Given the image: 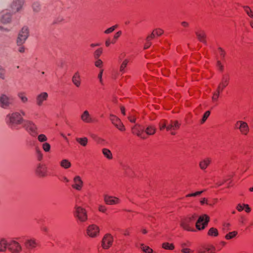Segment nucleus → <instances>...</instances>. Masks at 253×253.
Here are the masks:
<instances>
[{
    "instance_id": "nucleus-4",
    "label": "nucleus",
    "mask_w": 253,
    "mask_h": 253,
    "mask_svg": "<svg viewBox=\"0 0 253 253\" xmlns=\"http://www.w3.org/2000/svg\"><path fill=\"white\" fill-rule=\"evenodd\" d=\"M114 242L113 236L109 233L106 234L101 241V246L104 250H108L112 247Z\"/></svg>"
},
{
    "instance_id": "nucleus-54",
    "label": "nucleus",
    "mask_w": 253,
    "mask_h": 253,
    "mask_svg": "<svg viewBox=\"0 0 253 253\" xmlns=\"http://www.w3.org/2000/svg\"><path fill=\"white\" fill-rule=\"evenodd\" d=\"M200 203H201V204L202 205H204L205 204H206L207 205H210V206H211L212 205L211 204H210V203H209L208 202V200L206 198H203V199H202L201 200Z\"/></svg>"
},
{
    "instance_id": "nucleus-49",
    "label": "nucleus",
    "mask_w": 253,
    "mask_h": 253,
    "mask_svg": "<svg viewBox=\"0 0 253 253\" xmlns=\"http://www.w3.org/2000/svg\"><path fill=\"white\" fill-rule=\"evenodd\" d=\"M10 20V16L9 14H5L3 16L2 18V21L3 22L6 23L9 22Z\"/></svg>"
},
{
    "instance_id": "nucleus-48",
    "label": "nucleus",
    "mask_w": 253,
    "mask_h": 253,
    "mask_svg": "<svg viewBox=\"0 0 253 253\" xmlns=\"http://www.w3.org/2000/svg\"><path fill=\"white\" fill-rule=\"evenodd\" d=\"M38 140L40 142H45L47 140V137L44 134H40L38 137Z\"/></svg>"
},
{
    "instance_id": "nucleus-1",
    "label": "nucleus",
    "mask_w": 253,
    "mask_h": 253,
    "mask_svg": "<svg viewBox=\"0 0 253 253\" xmlns=\"http://www.w3.org/2000/svg\"><path fill=\"white\" fill-rule=\"evenodd\" d=\"M197 217L196 214H189L182 217L180 220V227L187 231L196 232L197 230H203L208 226L210 221V216L204 214L200 215L194 226V222Z\"/></svg>"
},
{
    "instance_id": "nucleus-57",
    "label": "nucleus",
    "mask_w": 253,
    "mask_h": 253,
    "mask_svg": "<svg viewBox=\"0 0 253 253\" xmlns=\"http://www.w3.org/2000/svg\"><path fill=\"white\" fill-rule=\"evenodd\" d=\"M155 37V35H154V33L152 32V33L148 36L146 38V40L147 41H151L152 39H153Z\"/></svg>"
},
{
    "instance_id": "nucleus-13",
    "label": "nucleus",
    "mask_w": 253,
    "mask_h": 253,
    "mask_svg": "<svg viewBox=\"0 0 253 253\" xmlns=\"http://www.w3.org/2000/svg\"><path fill=\"white\" fill-rule=\"evenodd\" d=\"M230 81V75L228 73L223 74L220 82L217 86L218 90L223 91L228 85Z\"/></svg>"
},
{
    "instance_id": "nucleus-47",
    "label": "nucleus",
    "mask_w": 253,
    "mask_h": 253,
    "mask_svg": "<svg viewBox=\"0 0 253 253\" xmlns=\"http://www.w3.org/2000/svg\"><path fill=\"white\" fill-rule=\"evenodd\" d=\"M42 149L45 152H49L50 150V145L49 143L45 142L42 144Z\"/></svg>"
},
{
    "instance_id": "nucleus-56",
    "label": "nucleus",
    "mask_w": 253,
    "mask_h": 253,
    "mask_svg": "<svg viewBox=\"0 0 253 253\" xmlns=\"http://www.w3.org/2000/svg\"><path fill=\"white\" fill-rule=\"evenodd\" d=\"M5 70L2 67L0 66V78L4 79V75H5Z\"/></svg>"
},
{
    "instance_id": "nucleus-29",
    "label": "nucleus",
    "mask_w": 253,
    "mask_h": 253,
    "mask_svg": "<svg viewBox=\"0 0 253 253\" xmlns=\"http://www.w3.org/2000/svg\"><path fill=\"white\" fill-rule=\"evenodd\" d=\"M60 165L62 168L68 169L71 167V163L68 160L63 159L60 162Z\"/></svg>"
},
{
    "instance_id": "nucleus-46",
    "label": "nucleus",
    "mask_w": 253,
    "mask_h": 253,
    "mask_svg": "<svg viewBox=\"0 0 253 253\" xmlns=\"http://www.w3.org/2000/svg\"><path fill=\"white\" fill-rule=\"evenodd\" d=\"M210 111H206L205 114H204V116L203 117V118L202 119V121H201V123L202 124H203L205 122V121H206V120L208 119V118L209 117L210 115Z\"/></svg>"
},
{
    "instance_id": "nucleus-21",
    "label": "nucleus",
    "mask_w": 253,
    "mask_h": 253,
    "mask_svg": "<svg viewBox=\"0 0 253 253\" xmlns=\"http://www.w3.org/2000/svg\"><path fill=\"white\" fill-rule=\"evenodd\" d=\"M47 97L48 94L46 92H42L39 94L36 98L37 104L39 106L42 105L43 102L47 100Z\"/></svg>"
},
{
    "instance_id": "nucleus-15",
    "label": "nucleus",
    "mask_w": 253,
    "mask_h": 253,
    "mask_svg": "<svg viewBox=\"0 0 253 253\" xmlns=\"http://www.w3.org/2000/svg\"><path fill=\"white\" fill-rule=\"evenodd\" d=\"M180 126V124L177 121H171L169 124H168L167 126V130L169 131L170 134L172 135L176 134L175 130H178Z\"/></svg>"
},
{
    "instance_id": "nucleus-14",
    "label": "nucleus",
    "mask_w": 253,
    "mask_h": 253,
    "mask_svg": "<svg viewBox=\"0 0 253 253\" xmlns=\"http://www.w3.org/2000/svg\"><path fill=\"white\" fill-rule=\"evenodd\" d=\"M132 133L137 135L138 137L145 139L146 138V134L144 131V127L140 125H136L132 127Z\"/></svg>"
},
{
    "instance_id": "nucleus-55",
    "label": "nucleus",
    "mask_w": 253,
    "mask_h": 253,
    "mask_svg": "<svg viewBox=\"0 0 253 253\" xmlns=\"http://www.w3.org/2000/svg\"><path fill=\"white\" fill-rule=\"evenodd\" d=\"M103 72V69H100L99 73L98 74V78L99 79L100 83L101 84H103L102 79Z\"/></svg>"
},
{
    "instance_id": "nucleus-43",
    "label": "nucleus",
    "mask_w": 253,
    "mask_h": 253,
    "mask_svg": "<svg viewBox=\"0 0 253 253\" xmlns=\"http://www.w3.org/2000/svg\"><path fill=\"white\" fill-rule=\"evenodd\" d=\"M121 34H122L121 31H118L115 34L114 38L111 41V42L112 44H114L115 43H116L117 40L118 39L119 37H120Z\"/></svg>"
},
{
    "instance_id": "nucleus-16",
    "label": "nucleus",
    "mask_w": 253,
    "mask_h": 253,
    "mask_svg": "<svg viewBox=\"0 0 253 253\" xmlns=\"http://www.w3.org/2000/svg\"><path fill=\"white\" fill-rule=\"evenodd\" d=\"M73 181V184L72 185V187L77 191H81L84 185L81 177L79 175L75 176Z\"/></svg>"
},
{
    "instance_id": "nucleus-12",
    "label": "nucleus",
    "mask_w": 253,
    "mask_h": 253,
    "mask_svg": "<svg viewBox=\"0 0 253 253\" xmlns=\"http://www.w3.org/2000/svg\"><path fill=\"white\" fill-rule=\"evenodd\" d=\"M24 127L31 135L36 136L38 134L37 127L33 122L26 121L24 124Z\"/></svg>"
},
{
    "instance_id": "nucleus-25",
    "label": "nucleus",
    "mask_w": 253,
    "mask_h": 253,
    "mask_svg": "<svg viewBox=\"0 0 253 253\" xmlns=\"http://www.w3.org/2000/svg\"><path fill=\"white\" fill-rule=\"evenodd\" d=\"M8 241L5 239H2L0 240V252H5L6 249H8Z\"/></svg>"
},
{
    "instance_id": "nucleus-41",
    "label": "nucleus",
    "mask_w": 253,
    "mask_h": 253,
    "mask_svg": "<svg viewBox=\"0 0 253 253\" xmlns=\"http://www.w3.org/2000/svg\"><path fill=\"white\" fill-rule=\"evenodd\" d=\"M217 52L220 59H223L225 55V51L222 48H218L217 50Z\"/></svg>"
},
{
    "instance_id": "nucleus-19",
    "label": "nucleus",
    "mask_w": 253,
    "mask_h": 253,
    "mask_svg": "<svg viewBox=\"0 0 253 253\" xmlns=\"http://www.w3.org/2000/svg\"><path fill=\"white\" fill-rule=\"evenodd\" d=\"M39 245V243L35 239H28L25 241V246L28 249L32 250Z\"/></svg>"
},
{
    "instance_id": "nucleus-17",
    "label": "nucleus",
    "mask_w": 253,
    "mask_h": 253,
    "mask_svg": "<svg viewBox=\"0 0 253 253\" xmlns=\"http://www.w3.org/2000/svg\"><path fill=\"white\" fill-rule=\"evenodd\" d=\"M104 200L107 205H117L120 203V200L116 197L105 195Z\"/></svg>"
},
{
    "instance_id": "nucleus-11",
    "label": "nucleus",
    "mask_w": 253,
    "mask_h": 253,
    "mask_svg": "<svg viewBox=\"0 0 253 253\" xmlns=\"http://www.w3.org/2000/svg\"><path fill=\"white\" fill-rule=\"evenodd\" d=\"M109 119L112 123L120 131H124L126 130L125 126L121 122V120L117 116L111 114Z\"/></svg>"
},
{
    "instance_id": "nucleus-39",
    "label": "nucleus",
    "mask_w": 253,
    "mask_h": 253,
    "mask_svg": "<svg viewBox=\"0 0 253 253\" xmlns=\"http://www.w3.org/2000/svg\"><path fill=\"white\" fill-rule=\"evenodd\" d=\"M36 156L37 158V159L39 161H41L42 160L43 158V155L42 152V151L40 150V149L38 148H37L36 149Z\"/></svg>"
},
{
    "instance_id": "nucleus-37",
    "label": "nucleus",
    "mask_w": 253,
    "mask_h": 253,
    "mask_svg": "<svg viewBox=\"0 0 253 253\" xmlns=\"http://www.w3.org/2000/svg\"><path fill=\"white\" fill-rule=\"evenodd\" d=\"M168 125V122L165 120H162L159 123V128L161 130L165 128L167 129V125Z\"/></svg>"
},
{
    "instance_id": "nucleus-38",
    "label": "nucleus",
    "mask_w": 253,
    "mask_h": 253,
    "mask_svg": "<svg viewBox=\"0 0 253 253\" xmlns=\"http://www.w3.org/2000/svg\"><path fill=\"white\" fill-rule=\"evenodd\" d=\"M222 91L220 90H218V88L216 89V91L213 93V96L212 97V100L213 102L217 101L218 98L219 96L220 93Z\"/></svg>"
},
{
    "instance_id": "nucleus-26",
    "label": "nucleus",
    "mask_w": 253,
    "mask_h": 253,
    "mask_svg": "<svg viewBox=\"0 0 253 253\" xmlns=\"http://www.w3.org/2000/svg\"><path fill=\"white\" fill-rule=\"evenodd\" d=\"M215 249L212 246L206 247L204 250H200L199 253H215Z\"/></svg>"
},
{
    "instance_id": "nucleus-32",
    "label": "nucleus",
    "mask_w": 253,
    "mask_h": 253,
    "mask_svg": "<svg viewBox=\"0 0 253 253\" xmlns=\"http://www.w3.org/2000/svg\"><path fill=\"white\" fill-rule=\"evenodd\" d=\"M102 153L104 156L109 160H111L113 158L112 154L110 150L107 148H103L102 149Z\"/></svg>"
},
{
    "instance_id": "nucleus-63",
    "label": "nucleus",
    "mask_w": 253,
    "mask_h": 253,
    "mask_svg": "<svg viewBox=\"0 0 253 253\" xmlns=\"http://www.w3.org/2000/svg\"><path fill=\"white\" fill-rule=\"evenodd\" d=\"M244 208H245V211L246 212L249 213L251 211V209L249 207L248 205L244 204Z\"/></svg>"
},
{
    "instance_id": "nucleus-7",
    "label": "nucleus",
    "mask_w": 253,
    "mask_h": 253,
    "mask_svg": "<svg viewBox=\"0 0 253 253\" xmlns=\"http://www.w3.org/2000/svg\"><path fill=\"white\" fill-rule=\"evenodd\" d=\"M100 229L95 224L89 225L86 228V233L91 238H95L99 235Z\"/></svg>"
},
{
    "instance_id": "nucleus-53",
    "label": "nucleus",
    "mask_w": 253,
    "mask_h": 253,
    "mask_svg": "<svg viewBox=\"0 0 253 253\" xmlns=\"http://www.w3.org/2000/svg\"><path fill=\"white\" fill-rule=\"evenodd\" d=\"M98 211L101 212L105 213L107 211V208L104 205H100L98 207Z\"/></svg>"
},
{
    "instance_id": "nucleus-58",
    "label": "nucleus",
    "mask_w": 253,
    "mask_h": 253,
    "mask_svg": "<svg viewBox=\"0 0 253 253\" xmlns=\"http://www.w3.org/2000/svg\"><path fill=\"white\" fill-rule=\"evenodd\" d=\"M181 246L182 248L185 247H189L191 246V243L189 241H187L186 242L182 243Z\"/></svg>"
},
{
    "instance_id": "nucleus-45",
    "label": "nucleus",
    "mask_w": 253,
    "mask_h": 253,
    "mask_svg": "<svg viewBox=\"0 0 253 253\" xmlns=\"http://www.w3.org/2000/svg\"><path fill=\"white\" fill-rule=\"evenodd\" d=\"M203 192V191H197L196 192L188 194L186 195V197H196L198 196H200L202 193Z\"/></svg>"
},
{
    "instance_id": "nucleus-34",
    "label": "nucleus",
    "mask_w": 253,
    "mask_h": 253,
    "mask_svg": "<svg viewBox=\"0 0 253 253\" xmlns=\"http://www.w3.org/2000/svg\"><path fill=\"white\" fill-rule=\"evenodd\" d=\"M208 235L210 236L216 237L218 235V230L215 228L211 227L208 231Z\"/></svg>"
},
{
    "instance_id": "nucleus-44",
    "label": "nucleus",
    "mask_w": 253,
    "mask_h": 253,
    "mask_svg": "<svg viewBox=\"0 0 253 253\" xmlns=\"http://www.w3.org/2000/svg\"><path fill=\"white\" fill-rule=\"evenodd\" d=\"M154 35L157 36H161L164 33V31L160 28L156 29L153 31Z\"/></svg>"
},
{
    "instance_id": "nucleus-61",
    "label": "nucleus",
    "mask_w": 253,
    "mask_h": 253,
    "mask_svg": "<svg viewBox=\"0 0 253 253\" xmlns=\"http://www.w3.org/2000/svg\"><path fill=\"white\" fill-rule=\"evenodd\" d=\"M151 44V43L150 41H146V42L145 43L144 45V48L145 49L148 48L150 46Z\"/></svg>"
},
{
    "instance_id": "nucleus-50",
    "label": "nucleus",
    "mask_w": 253,
    "mask_h": 253,
    "mask_svg": "<svg viewBox=\"0 0 253 253\" xmlns=\"http://www.w3.org/2000/svg\"><path fill=\"white\" fill-rule=\"evenodd\" d=\"M116 27H117V25L113 26L107 29V30H106L104 31V33L106 34L111 33L115 30V29L116 28Z\"/></svg>"
},
{
    "instance_id": "nucleus-22",
    "label": "nucleus",
    "mask_w": 253,
    "mask_h": 253,
    "mask_svg": "<svg viewBox=\"0 0 253 253\" xmlns=\"http://www.w3.org/2000/svg\"><path fill=\"white\" fill-rule=\"evenodd\" d=\"M72 82L76 87H79L81 84L80 74L79 72H76L72 77Z\"/></svg>"
},
{
    "instance_id": "nucleus-24",
    "label": "nucleus",
    "mask_w": 253,
    "mask_h": 253,
    "mask_svg": "<svg viewBox=\"0 0 253 253\" xmlns=\"http://www.w3.org/2000/svg\"><path fill=\"white\" fill-rule=\"evenodd\" d=\"M24 3V0H14L12 4V8L16 10L19 11L23 4Z\"/></svg>"
},
{
    "instance_id": "nucleus-8",
    "label": "nucleus",
    "mask_w": 253,
    "mask_h": 253,
    "mask_svg": "<svg viewBox=\"0 0 253 253\" xmlns=\"http://www.w3.org/2000/svg\"><path fill=\"white\" fill-rule=\"evenodd\" d=\"M14 102V98L12 96H8L4 94L0 95V106L6 108Z\"/></svg>"
},
{
    "instance_id": "nucleus-40",
    "label": "nucleus",
    "mask_w": 253,
    "mask_h": 253,
    "mask_svg": "<svg viewBox=\"0 0 253 253\" xmlns=\"http://www.w3.org/2000/svg\"><path fill=\"white\" fill-rule=\"evenodd\" d=\"M237 231H233L229 232V233L227 234L225 236V239L227 240H230L234 237H235L237 235Z\"/></svg>"
},
{
    "instance_id": "nucleus-20",
    "label": "nucleus",
    "mask_w": 253,
    "mask_h": 253,
    "mask_svg": "<svg viewBox=\"0 0 253 253\" xmlns=\"http://www.w3.org/2000/svg\"><path fill=\"white\" fill-rule=\"evenodd\" d=\"M195 33L200 42L204 43H206V34L205 31L198 29L196 31Z\"/></svg>"
},
{
    "instance_id": "nucleus-28",
    "label": "nucleus",
    "mask_w": 253,
    "mask_h": 253,
    "mask_svg": "<svg viewBox=\"0 0 253 253\" xmlns=\"http://www.w3.org/2000/svg\"><path fill=\"white\" fill-rule=\"evenodd\" d=\"M76 140L78 142L81 146L85 147L88 143V139L86 137L79 138L77 137Z\"/></svg>"
},
{
    "instance_id": "nucleus-59",
    "label": "nucleus",
    "mask_w": 253,
    "mask_h": 253,
    "mask_svg": "<svg viewBox=\"0 0 253 253\" xmlns=\"http://www.w3.org/2000/svg\"><path fill=\"white\" fill-rule=\"evenodd\" d=\"M181 252L183 253H192L193 252L190 249L186 248H182V249L181 250Z\"/></svg>"
},
{
    "instance_id": "nucleus-30",
    "label": "nucleus",
    "mask_w": 253,
    "mask_h": 253,
    "mask_svg": "<svg viewBox=\"0 0 253 253\" xmlns=\"http://www.w3.org/2000/svg\"><path fill=\"white\" fill-rule=\"evenodd\" d=\"M162 248L166 250L172 251L174 249V246L172 243H169L168 242L163 243L162 245Z\"/></svg>"
},
{
    "instance_id": "nucleus-35",
    "label": "nucleus",
    "mask_w": 253,
    "mask_h": 253,
    "mask_svg": "<svg viewBox=\"0 0 253 253\" xmlns=\"http://www.w3.org/2000/svg\"><path fill=\"white\" fill-rule=\"evenodd\" d=\"M243 9L247 14L251 18H253V11L248 6H243Z\"/></svg>"
},
{
    "instance_id": "nucleus-33",
    "label": "nucleus",
    "mask_w": 253,
    "mask_h": 253,
    "mask_svg": "<svg viewBox=\"0 0 253 253\" xmlns=\"http://www.w3.org/2000/svg\"><path fill=\"white\" fill-rule=\"evenodd\" d=\"M140 249L141 250L145 253H153V250L149 247L145 245L144 244H140Z\"/></svg>"
},
{
    "instance_id": "nucleus-3",
    "label": "nucleus",
    "mask_w": 253,
    "mask_h": 253,
    "mask_svg": "<svg viewBox=\"0 0 253 253\" xmlns=\"http://www.w3.org/2000/svg\"><path fill=\"white\" fill-rule=\"evenodd\" d=\"M7 123L11 127H15L16 125H20L23 122V119L21 114L18 112H14L8 114L6 116Z\"/></svg>"
},
{
    "instance_id": "nucleus-5",
    "label": "nucleus",
    "mask_w": 253,
    "mask_h": 253,
    "mask_svg": "<svg viewBox=\"0 0 253 253\" xmlns=\"http://www.w3.org/2000/svg\"><path fill=\"white\" fill-rule=\"evenodd\" d=\"M29 30L28 28L25 26L23 27L20 31L17 40V43L18 45H22L28 38L29 36Z\"/></svg>"
},
{
    "instance_id": "nucleus-18",
    "label": "nucleus",
    "mask_w": 253,
    "mask_h": 253,
    "mask_svg": "<svg viewBox=\"0 0 253 253\" xmlns=\"http://www.w3.org/2000/svg\"><path fill=\"white\" fill-rule=\"evenodd\" d=\"M36 174L40 177H45L47 175V167L44 165L39 164L36 170Z\"/></svg>"
},
{
    "instance_id": "nucleus-42",
    "label": "nucleus",
    "mask_w": 253,
    "mask_h": 253,
    "mask_svg": "<svg viewBox=\"0 0 253 253\" xmlns=\"http://www.w3.org/2000/svg\"><path fill=\"white\" fill-rule=\"evenodd\" d=\"M18 96L21 99V101L23 103H25L27 101L28 99L26 97L24 93H23V92L19 93L18 94Z\"/></svg>"
},
{
    "instance_id": "nucleus-9",
    "label": "nucleus",
    "mask_w": 253,
    "mask_h": 253,
    "mask_svg": "<svg viewBox=\"0 0 253 253\" xmlns=\"http://www.w3.org/2000/svg\"><path fill=\"white\" fill-rule=\"evenodd\" d=\"M8 250L12 253H19L22 247L19 243L14 240L8 241Z\"/></svg>"
},
{
    "instance_id": "nucleus-6",
    "label": "nucleus",
    "mask_w": 253,
    "mask_h": 253,
    "mask_svg": "<svg viewBox=\"0 0 253 253\" xmlns=\"http://www.w3.org/2000/svg\"><path fill=\"white\" fill-rule=\"evenodd\" d=\"M235 128L239 129L241 134L247 135L249 132V127L248 124L242 121H238L235 124Z\"/></svg>"
},
{
    "instance_id": "nucleus-64",
    "label": "nucleus",
    "mask_w": 253,
    "mask_h": 253,
    "mask_svg": "<svg viewBox=\"0 0 253 253\" xmlns=\"http://www.w3.org/2000/svg\"><path fill=\"white\" fill-rule=\"evenodd\" d=\"M129 121L131 123H135V118L134 116H130L128 117Z\"/></svg>"
},
{
    "instance_id": "nucleus-62",
    "label": "nucleus",
    "mask_w": 253,
    "mask_h": 253,
    "mask_svg": "<svg viewBox=\"0 0 253 253\" xmlns=\"http://www.w3.org/2000/svg\"><path fill=\"white\" fill-rule=\"evenodd\" d=\"M126 54L125 52L121 53L119 56V60H122L126 57Z\"/></svg>"
},
{
    "instance_id": "nucleus-36",
    "label": "nucleus",
    "mask_w": 253,
    "mask_h": 253,
    "mask_svg": "<svg viewBox=\"0 0 253 253\" xmlns=\"http://www.w3.org/2000/svg\"><path fill=\"white\" fill-rule=\"evenodd\" d=\"M103 52V49L102 48H99L97 49H96L93 54L94 58L95 59H98L99 57L101 56Z\"/></svg>"
},
{
    "instance_id": "nucleus-27",
    "label": "nucleus",
    "mask_w": 253,
    "mask_h": 253,
    "mask_svg": "<svg viewBox=\"0 0 253 253\" xmlns=\"http://www.w3.org/2000/svg\"><path fill=\"white\" fill-rule=\"evenodd\" d=\"M156 130V128L154 126H148L144 132L147 135H153L155 133ZM147 137V136H146Z\"/></svg>"
},
{
    "instance_id": "nucleus-2",
    "label": "nucleus",
    "mask_w": 253,
    "mask_h": 253,
    "mask_svg": "<svg viewBox=\"0 0 253 253\" xmlns=\"http://www.w3.org/2000/svg\"><path fill=\"white\" fill-rule=\"evenodd\" d=\"M73 214L77 220L80 222H84L87 220L86 210L79 205H75Z\"/></svg>"
},
{
    "instance_id": "nucleus-10",
    "label": "nucleus",
    "mask_w": 253,
    "mask_h": 253,
    "mask_svg": "<svg viewBox=\"0 0 253 253\" xmlns=\"http://www.w3.org/2000/svg\"><path fill=\"white\" fill-rule=\"evenodd\" d=\"M82 121L86 124H92L96 122V120L90 114L87 110H84L81 115L80 117Z\"/></svg>"
},
{
    "instance_id": "nucleus-23",
    "label": "nucleus",
    "mask_w": 253,
    "mask_h": 253,
    "mask_svg": "<svg viewBox=\"0 0 253 253\" xmlns=\"http://www.w3.org/2000/svg\"><path fill=\"white\" fill-rule=\"evenodd\" d=\"M211 160L210 158H206L201 160L199 163V167L202 170L206 169L210 165Z\"/></svg>"
},
{
    "instance_id": "nucleus-60",
    "label": "nucleus",
    "mask_w": 253,
    "mask_h": 253,
    "mask_svg": "<svg viewBox=\"0 0 253 253\" xmlns=\"http://www.w3.org/2000/svg\"><path fill=\"white\" fill-rule=\"evenodd\" d=\"M244 204L243 205L238 204L236 207L237 210L239 211H242L244 210Z\"/></svg>"
},
{
    "instance_id": "nucleus-31",
    "label": "nucleus",
    "mask_w": 253,
    "mask_h": 253,
    "mask_svg": "<svg viewBox=\"0 0 253 253\" xmlns=\"http://www.w3.org/2000/svg\"><path fill=\"white\" fill-rule=\"evenodd\" d=\"M129 62V59L127 58L125 59L122 64H121L120 67V72L124 73L125 72V68L127 66L128 63Z\"/></svg>"
},
{
    "instance_id": "nucleus-52",
    "label": "nucleus",
    "mask_w": 253,
    "mask_h": 253,
    "mask_svg": "<svg viewBox=\"0 0 253 253\" xmlns=\"http://www.w3.org/2000/svg\"><path fill=\"white\" fill-rule=\"evenodd\" d=\"M217 66L218 67V70L222 72L224 70V66L221 63L220 61H219V60L217 61Z\"/></svg>"
},
{
    "instance_id": "nucleus-51",
    "label": "nucleus",
    "mask_w": 253,
    "mask_h": 253,
    "mask_svg": "<svg viewBox=\"0 0 253 253\" xmlns=\"http://www.w3.org/2000/svg\"><path fill=\"white\" fill-rule=\"evenodd\" d=\"M95 66L98 68H101L103 66V62L100 59H97L95 62Z\"/></svg>"
}]
</instances>
